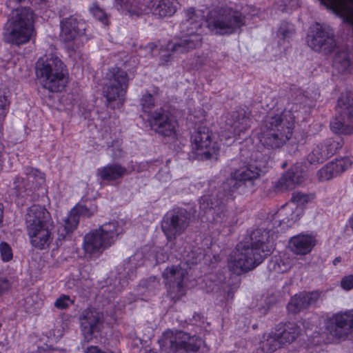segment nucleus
Instances as JSON below:
<instances>
[{
	"mask_svg": "<svg viewBox=\"0 0 353 353\" xmlns=\"http://www.w3.org/2000/svg\"><path fill=\"white\" fill-rule=\"evenodd\" d=\"M275 232L272 229L263 226L253 230L250 234V243L238 244L236 250L228 256L229 270L240 274L261 264L274 249Z\"/></svg>",
	"mask_w": 353,
	"mask_h": 353,
	"instance_id": "1",
	"label": "nucleus"
},
{
	"mask_svg": "<svg viewBox=\"0 0 353 353\" xmlns=\"http://www.w3.org/2000/svg\"><path fill=\"white\" fill-rule=\"evenodd\" d=\"M205 23L204 17L193 8L185 11V19L180 24L181 35L174 37L167 45L166 50L161 54V64H166L172 59V53L184 54L201 47Z\"/></svg>",
	"mask_w": 353,
	"mask_h": 353,
	"instance_id": "2",
	"label": "nucleus"
},
{
	"mask_svg": "<svg viewBox=\"0 0 353 353\" xmlns=\"http://www.w3.org/2000/svg\"><path fill=\"white\" fill-rule=\"evenodd\" d=\"M297 110V105H292L280 113L270 112L261 127L260 141L268 149L281 148L292 137Z\"/></svg>",
	"mask_w": 353,
	"mask_h": 353,
	"instance_id": "3",
	"label": "nucleus"
},
{
	"mask_svg": "<svg viewBox=\"0 0 353 353\" xmlns=\"http://www.w3.org/2000/svg\"><path fill=\"white\" fill-rule=\"evenodd\" d=\"M36 74L41 85L50 92H61L68 83L65 65L53 54L40 58L36 64Z\"/></svg>",
	"mask_w": 353,
	"mask_h": 353,
	"instance_id": "4",
	"label": "nucleus"
},
{
	"mask_svg": "<svg viewBox=\"0 0 353 353\" xmlns=\"http://www.w3.org/2000/svg\"><path fill=\"white\" fill-rule=\"evenodd\" d=\"M34 34L33 12L26 7L15 9L4 33L5 41L16 46L23 45Z\"/></svg>",
	"mask_w": 353,
	"mask_h": 353,
	"instance_id": "5",
	"label": "nucleus"
},
{
	"mask_svg": "<svg viewBox=\"0 0 353 353\" xmlns=\"http://www.w3.org/2000/svg\"><path fill=\"white\" fill-rule=\"evenodd\" d=\"M122 232L123 228L117 221L105 223L84 236L83 248L88 254L99 255L114 244Z\"/></svg>",
	"mask_w": 353,
	"mask_h": 353,
	"instance_id": "6",
	"label": "nucleus"
},
{
	"mask_svg": "<svg viewBox=\"0 0 353 353\" xmlns=\"http://www.w3.org/2000/svg\"><path fill=\"white\" fill-rule=\"evenodd\" d=\"M203 343L202 339L198 336L171 330L163 332L159 340L161 350L164 353H194Z\"/></svg>",
	"mask_w": 353,
	"mask_h": 353,
	"instance_id": "7",
	"label": "nucleus"
},
{
	"mask_svg": "<svg viewBox=\"0 0 353 353\" xmlns=\"http://www.w3.org/2000/svg\"><path fill=\"white\" fill-rule=\"evenodd\" d=\"M141 105L143 111L148 114V121L153 130L165 137H171L174 134L176 122L171 118L169 112L162 108L152 112L155 106V99L152 94H143Z\"/></svg>",
	"mask_w": 353,
	"mask_h": 353,
	"instance_id": "8",
	"label": "nucleus"
},
{
	"mask_svg": "<svg viewBox=\"0 0 353 353\" xmlns=\"http://www.w3.org/2000/svg\"><path fill=\"white\" fill-rule=\"evenodd\" d=\"M128 86V77L125 71L113 67L105 74L103 94L108 101L119 100L123 102Z\"/></svg>",
	"mask_w": 353,
	"mask_h": 353,
	"instance_id": "9",
	"label": "nucleus"
},
{
	"mask_svg": "<svg viewBox=\"0 0 353 353\" xmlns=\"http://www.w3.org/2000/svg\"><path fill=\"white\" fill-rule=\"evenodd\" d=\"M190 223V212L183 208H175L165 214L161 229L167 239L172 241L185 232Z\"/></svg>",
	"mask_w": 353,
	"mask_h": 353,
	"instance_id": "10",
	"label": "nucleus"
},
{
	"mask_svg": "<svg viewBox=\"0 0 353 353\" xmlns=\"http://www.w3.org/2000/svg\"><path fill=\"white\" fill-rule=\"evenodd\" d=\"M338 116L330 123L334 133L352 134L353 125L347 123L353 118V94L350 92L342 93L336 106Z\"/></svg>",
	"mask_w": 353,
	"mask_h": 353,
	"instance_id": "11",
	"label": "nucleus"
},
{
	"mask_svg": "<svg viewBox=\"0 0 353 353\" xmlns=\"http://www.w3.org/2000/svg\"><path fill=\"white\" fill-rule=\"evenodd\" d=\"M191 139L192 150L199 159H209L217 155L219 144L213 140L212 133L208 128L199 127Z\"/></svg>",
	"mask_w": 353,
	"mask_h": 353,
	"instance_id": "12",
	"label": "nucleus"
},
{
	"mask_svg": "<svg viewBox=\"0 0 353 353\" xmlns=\"http://www.w3.org/2000/svg\"><path fill=\"white\" fill-rule=\"evenodd\" d=\"M259 176L258 165L255 168L244 166L231 173V177L223 185V195L220 196V204L223 200L232 196V193L241 185L246 186L254 185V182Z\"/></svg>",
	"mask_w": 353,
	"mask_h": 353,
	"instance_id": "13",
	"label": "nucleus"
},
{
	"mask_svg": "<svg viewBox=\"0 0 353 353\" xmlns=\"http://www.w3.org/2000/svg\"><path fill=\"white\" fill-rule=\"evenodd\" d=\"M307 42L313 50L325 54L331 53L336 47L333 30L319 24L311 30Z\"/></svg>",
	"mask_w": 353,
	"mask_h": 353,
	"instance_id": "14",
	"label": "nucleus"
},
{
	"mask_svg": "<svg viewBox=\"0 0 353 353\" xmlns=\"http://www.w3.org/2000/svg\"><path fill=\"white\" fill-rule=\"evenodd\" d=\"M244 25V17L241 12L233 10H225L208 21L209 28L220 34H232Z\"/></svg>",
	"mask_w": 353,
	"mask_h": 353,
	"instance_id": "15",
	"label": "nucleus"
},
{
	"mask_svg": "<svg viewBox=\"0 0 353 353\" xmlns=\"http://www.w3.org/2000/svg\"><path fill=\"white\" fill-rule=\"evenodd\" d=\"M26 178L17 177L14 182V192L18 198H26L45 182V174L37 169L27 167Z\"/></svg>",
	"mask_w": 353,
	"mask_h": 353,
	"instance_id": "16",
	"label": "nucleus"
},
{
	"mask_svg": "<svg viewBox=\"0 0 353 353\" xmlns=\"http://www.w3.org/2000/svg\"><path fill=\"white\" fill-rule=\"evenodd\" d=\"M326 330L337 339H345L353 332V310L334 314L326 323Z\"/></svg>",
	"mask_w": 353,
	"mask_h": 353,
	"instance_id": "17",
	"label": "nucleus"
},
{
	"mask_svg": "<svg viewBox=\"0 0 353 353\" xmlns=\"http://www.w3.org/2000/svg\"><path fill=\"white\" fill-rule=\"evenodd\" d=\"M343 146L341 139H329L321 143L308 154L307 160L310 163H321L332 157Z\"/></svg>",
	"mask_w": 353,
	"mask_h": 353,
	"instance_id": "18",
	"label": "nucleus"
},
{
	"mask_svg": "<svg viewBox=\"0 0 353 353\" xmlns=\"http://www.w3.org/2000/svg\"><path fill=\"white\" fill-rule=\"evenodd\" d=\"M86 23L77 17L70 16L60 22V37L65 42L73 41L84 34Z\"/></svg>",
	"mask_w": 353,
	"mask_h": 353,
	"instance_id": "19",
	"label": "nucleus"
},
{
	"mask_svg": "<svg viewBox=\"0 0 353 353\" xmlns=\"http://www.w3.org/2000/svg\"><path fill=\"white\" fill-rule=\"evenodd\" d=\"M353 163V156H347L341 159H336L327 163L317 172L318 178L320 181H327L334 178L347 169Z\"/></svg>",
	"mask_w": 353,
	"mask_h": 353,
	"instance_id": "20",
	"label": "nucleus"
},
{
	"mask_svg": "<svg viewBox=\"0 0 353 353\" xmlns=\"http://www.w3.org/2000/svg\"><path fill=\"white\" fill-rule=\"evenodd\" d=\"M25 219L27 231L50 225V213L45 208L39 205H33L28 208Z\"/></svg>",
	"mask_w": 353,
	"mask_h": 353,
	"instance_id": "21",
	"label": "nucleus"
},
{
	"mask_svg": "<svg viewBox=\"0 0 353 353\" xmlns=\"http://www.w3.org/2000/svg\"><path fill=\"white\" fill-rule=\"evenodd\" d=\"M103 321V314L95 310H85L81 318V327L84 339L90 341L95 332L99 330V325Z\"/></svg>",
	"mask_w": 353,
	"mask_h": 353,
	"instance_id": "22",
	"label": "nucleus"
},
{
	"mask_svg": "<svg viewBox=\"0 0 353 353\" xmlns=\"http://www.w3.org/2000/svg\"><path fill=\"white\" fill-rule=\"evenodd\" d=\"M318 292H301L292 296L287 305L289 312L297 314L315 305L319 301Z\"/></svg>",
	"mask_w": 353,
	"mask_h": 353,
	"instance_id": "23",
	"label": "nucleus"
},
{
	"mask_svg": "<svg viewBox=\"0 0 353 353\" xmlns=\"http://www.w3.org/2000/svg\"><path fill=\"white\" fill-rule=\"evenodd\" d=\"M302 214V209L300 207L288 205L279 210L274 218L273 225L278 224L282 230L291 228L298 221Z\"/></svg>",
	"mask_w": 353,
	"mask_h": 353,
	"instance_id": "24",
	"label": "nucleus"
},
{
	"mask_svg": "<svg viewBox=\"0 0 353 353\" xmlns=\"http://www.w3.org/2000/svg\"><path fill=\"white\" fill-rule=\"evenodd\" d=\"M186 274L187 271L185 269L173 265L164 270L163 276L165 284L169 285L170 290L181 294L183 293V279Z\"/></svg>",
	"mask_w": 353,
	"mask_h": 353,
	"instance_id": "25",
	"label": "nucleus"
},
{
	"mask_svg": "<svg viewBox=\"0 0 353 353\" xmlns=\"http://www.w3.org/2000/svg\"><path fill=\"white\" fill-rule=\"evenodd\" d=\"M226 125L232 129L234 135H239L250 128L251 121L247 112L241 109L230 114L227 118Z\"/></svg>",
	"mask_w": 353,
	"mask_h": 353,
	"instance_id": "26",
	"label": "nucleus"
},
{
	"mask_svg": "<svg viewBox=\"0 0 353 353\" xmlns=\"http://www.w3.org/2000/svg\"><path fill=\"white\" fill-rule=\"evenodd\" d=\"M50 225L28 230L31 245L37 249L44 250L49 247L52 238Z\"/></svg>",
	"mask_w": 353,
	"mask_h": 353,
	"instance_id": "27",
	"label": "nucleus"
},
{
	"mask_svg": "<svg viewBox=\"0 0 353 353\" xmlns=\"http://www.w3.org/2000/svg\"><path fill=\"white\" fill-rule=\"evenodd\" d=\"M130 172L119 163H109L99 168L97 175L102 181H115L130 174Z\"/></svg>",
	"mask_w": 353,
	"mask_h": 353,
	"instance_id": "28",
	"label": "nucleus"
},
{
	"mask_svg": "<svg viewBox=\"0 0 353 353\" xmlns=\"http://www.w3.org/2000/svg\"><path fill=\"white\" fill-rule=\"evenodd\" d=\"M290 248L297 254H307L316 245L315 238L307 234H299L291 238Z\"/></svg>",
	"mask_w": 353,
	"mask_h": 353,
	"instance_id": "29",
	"label": "nucleus"
},
{
	"mask_svg": "<svg viewBox=\"0 0 353 353\" xmlns=\"http://www.w3.org/2000/svg\"><path fill=\"white\" fill-rule=\"evenodd\" d=\"M333 66L341 73L353 70V55L346 47L338 50L334 57Z\"/></svg>",
	"mask_w": 353,
	"mask_h": 353,
	"instance_id": "30",
	"label": "nucleus"
},
{
	"mask_svg": "<svg viewBox=\"0 0 353 353\" xmlns=\"http://www.w3.org/2000/svg\"><path fill=\"white\" fill-rule=\"evenodd\" d=\"M121 9L125 11L131 17H139L150 13V6L141 3L140 0H116Z\"/></svg>",
	"mask_w": 353,
	"mask_h": 353,
	"instance_id": "31",
	"label": "nucleus"
},
{
	"mask_svg": "<svg viewBox=\"0 0 353 353\" xmlns=\"http://www.w3.org/2000/svg\"><path fill=\"white\" fill-rule=\"evenodd\" d=\"M177 4L174 0H159L150 7V12L159 17H171L176 12Z\"/></svg>",
	"mask_w": 353,
	"mask_h": 353,
	"instance_id": "32",
	"label": "nucleus"
},
{
	"mask_svg": "<svg viewBox=\"0 0 353 353\" xmlns=\"http://www.w3.org/2000/svg\"><path fill=\"white\" fill-rule=\"evenodd\" d=\"M301 328L296 324L289 323L285 324L282 332L276 333L281 344L290 343L293 342L299 335Z\"/></svg>",
	"mask_w": 353,
	"mask_h": 353,
	"instance_id": "33",
	"label": "nucleus"
},
{
	"mask_svg": "<svg viewBox=\"0 0 353 353\" xmlns=\"http://www.w3.org/2000/svg\"><path fill=\"white\" fill-rule=\"evenodd\" d=\"M79 220L75 211H70L68 216L64 219L63 223L58 229V233L63 239L68 234L72 232L77 227Z\"/></svg>",
	"mask_w": 353,
	"mask_h": 353,
	"instance_id": "34",
	"label": "nucleus"
},
{
	"mask_svg": "<svg viewBox=\"0 0 353 353\" xmlns=\"http://www.w3.org/2000/svg\"><path fill=\"white\" fill-rule=\"evenodd\" d=\"M283 345L276 333H270L263 336L260 349L264 353H272Z\"/></svg>",
	"mask_w": 353,
	"mask_h": 353,
	"instance_id": "35",
	"label": "nucleus"
},
{
	"mask_svg": "<svg viewBox=\"0 0 353 353\" xmlns=\"http://www.w3.org/2000/svg\"><path fill=\"white\" fill-rule=\"evenodd\" d=\"M292 267V263L288 257H274L268 264V268L277 274H282L288 272Z\"/></svg>",
	"mask_w": 353,
	"mask_h": 353,
	"instance_id": "36",
	"label": "nucleus"
},
{
	"mask_svg": "<svg viewBox=\"0 0 353 353\" xmlns=\"http://www.w3.org/2000/svg\"><path fill=\"white\" fill-rule=\"evenodd\" d=\"M9 91L6 85H0V121L3 120L9 110Z\"/></svg>",
	"mask_w": 353,
	"mask_h": 353,
	"instance_id": "37",
	"label": "nucleus"
},
{
	"mask_svg": "<svg viewBox=\"0 0 353 353\" xmlns=\"http://www.w3.org/2000/svg\"><path fill=\"white\" fill-rule=\"evenodd\" d=\"M293 173L286 172L276 182L275 187L279 190H292L295 188L294 182L292 179Z\"/></svg>",
	"mask_w": 353,
	"mask_h": 353,
	"instance_id": "38",
	"label": "nucleus"
},
{
	"mask_svg": "<svg viewBox=\"0 0 353 353\" xmlns=\"http://www.w3.org/2000/svg\"><path fill=\"white\" fill-rule=\"evenodd\" d=\"M294 33V26L288 22H281L278 30V37L285 40L292 37Z\"/></svg>",
	"mask_w": 353,
	"mask_h": 353,
	"instance_id": "39",
	"label": "nucleus"
},
{
	"mask_svg": "<svg viewBox=\"0 0 353 353\" xmlns=\"http://www.w3.org/2000/svg\"><path fill=\"white\" fill-rule=\"evenodd\" d=\"M90 12L93 17L103 24L105 26L108 24V15L102 8L94 5L90 8Z\"/></svg>",
	"mask_w": 353,
	"mask_h": 353,
	"instance_id": "40",
	"label": "nucleus"
},
{
	"mask_svg": "<svg viewBox=\"0 0 353 353\" xmlns=\"http://www.w3.org/2000/svg\"><path fill=\"white\" fill-rule=\"evenodd\" d=\"M312 199V196L302 192H296L293 193L292 197V202L294 206L299 207V205H303Z\"/></svg>",
	"mask_w": 353,
	"mask_h": 353,
	"instance_id": "41",
	"label": "nucleus"
},
{
	"mask_svg": "<svg viewBox=\"0 0 353 353\" xmlns=\"http://www.w3.org/2000/svg\"><path fill=\"white\" fill-rule=\"evenodd\" d=\"M288 172H292L293 173L294 176L292 179L294 182L295 186L296 185L301 184L305 178V174L301 168V166L299 165L293 166Z\"/></svg>",
	"mask_w": 353,
	"mask_h": 353,
	"instance_id": "42",
	"label": "nucleus"
},
{
	"mask_svg": "<svg viewBox=\"0 0 353 353\" xmlns=\"http://www.w3.org/2000/svg\"><path fill=\"white\" fill-rule=\"evenodd\" d=\"M71 211H75V214H77L79 217L80 216L84 217H90L92 216L94 212H96L95 208H88L85 205H77L74 208H73Z\"/></svg>",
	"mask_w": 353,
	"mask_h": 353,
	"instance_id": "43",
	"label": "nucleus"
},
{
	"mask_svg": "<svg viewBox=\"0 0 353 353\" xmlns=\"http://www.w3.org/2000/svg\"><path fill=\"white\" fill-rule=\"evenodd\" d=\"M0 253L3 261H9L12 259V249L10 245L5 242L0 243Z\"/></svg>",
	"mask_w": 353,
	"mask_h": 353,
	"instance_id": "44",
	"label": "nucleus"
},
{
	"mask_svg": "<svg viewBox=\"0 0 353 353\" xmlns=\"http://www.w3.org/2000/svg\"><path fill=\"white\" fill-rule=\"evenodd\" d=\"M215 223L223 225V226H229L230 222L228 221V215L225 212L221 210L215 213L213 217Z\"/></svg>",
	"mask_w": 353,
	"mask_h": 353,
	"instance_id": "45",
	"label": "nucleus"
},
{
	"mask_svg": "<svg viewBox=\"0 0 353 353\" xmlns=\"http://www.w3.org/2000/svg\"><path fill=\"white\" fill-rule=\"evenodd\" d=\"M72 303L69 296L62 295L56 300L54 306L58 309L63 310L67 308Z\"/></svg>",
	"mask_w": 353,
	"mask_h": 353,
	"instance_id": "46",
	"label": "nucleus"
},
{
	"mask_svg": "<svg viewBox=\"0 0 353 353\" xmlns=\"http://www.w3.org/2000/svg\"><path fill=\"white\" fill-rule=\"evenodd\" d=\"M341 287L346 290H350L353 288V275L350 274L343 277L341 282Z\"/></svg>",
	"mask_w": 353,
	"mask_h": 353,
	"instance_id": "47",
	"label": "nucleus"
},
{
	"mask_svg": "<svg viewBox=\"0 0 353 353\" xmlns=\"http://www.w3.org/2000/svg\"><path fill=\"white\" fill-rule=\"evenodd\" d=\"M9 287V282L6 279H0V294H2L8 290Z\"/></svg>",
	"mask_w": 353,
	"mask_h": 353,
	"instance_id": "48",
	"label": "nucleus"
},
{
	"mask_svg": "<svg viewBox=\"0 0 353 353\" xmlns=\"http://www.w3.org/2000/svg\"><path fill=\"white\" fill-rule=\"evenodd\" d=\"M85 353H112L111 352H102L101 350H99L97 347L95 346H91L87 349L85 351Z\"/></svg>",
	"mask_w": 353,
	"mask_h": 353,
	"instance_id": "49",
	"label": "nucleus"
},
{
	"mask_svg": "<svg viewBox=\"0 0 353 353\" xmlns=\"http://www.w3.org/2000/svg\"><path fill=\"white\" fill-rule=\"evenodd\" d=\"M25 0H8V6H11L12 3H21L24 1Z\"/></svg>",
	"mask_w": 353,
	"mask_h": 353,
	"instance_id": "50",
	"label": "nucleus"
},
{
	"mask_svg": "<svg viewBox=\"0 0 353 353\" xmlns=\"http://www.w3.org/2000/svg\"><path fill=\"white\" fill-rule=\"evenodd\" d=\"M209 200H210V199H209L208 196H202V197L201 198L200 201H201V202H203V204H204V203H205V202H206V203H207V204L208 205Z\"/></svg>",
	"mask_w": 353,
	"mask_h": 353,
	"instance_id": "51",
	"label": "nucleus"
},
{
	"mask_svg": "<svg viewBox=\"0 0 353 353\" xmlns=\"http://www.w3.org/2000/svg\"><path fill=\"white\" fill-rule=\"evenodd\" d=\"M349 222H350V226L352 228V230H353V214H352V216L350 219Z\"/></svg>",
	"mask_w": 353,
	"mask_h": 353,
	"instance_id": "52",
	"label": "nucleus"
},
{
	"mask_svg": "<svg viewBox=\"0 0 353 353\" xmlns=\"http://www.w3.org/2000/svg\"><path fill=\"white\" fill-rule=\"evenodd\" d=\"M2 219H3V210L0 207V225L2 223Z\"/></svg>",
	"mask_w": 353,
	"mask_h": 353,
	"instance_id": "53",
	"label": "nucleus"
},
{
	"mask_svg": "<svg viewBox=\"0 0 353 353\" xmlns=\"http://www.w3.org/2000/svg\"><path fill=\"white\" fill-rule=\"evenodd\" d=\"M210 201H211L210 206H209L210 210H211V209L214 208V207H216L218 205V204L214 205L213 202L212 201V199H210Z\"/></svg>",
	"mask_w": 353,
	"mask_h": 353,
	"instance_id": "54",
	"label": "nucleus"
},
{
	"mask_svg": "<svg viewBox=\"0 0 353 353\" xmlns=\"http://www.w3.org/2000/svg\"><path fill=\"white\" fill-rule=\"evenodd\" d=\"M340 261H341V259H340V258H336V259L334 260L333 263H334V265H336V263H339V262H340Z\"/></svg>",
	"mask_w": 353,
	"mask_h": 353,
	"instance_id": "55",
	"label": "nucleus"
},
{
	"mask_svg": "<svg viewBox=\"0 0 353 353\" xmlns=\"http://www.w3.org/2000/svg\"><path fill=\"white\" fill-rule=\"evenodd\" d=\"M154 94L155 95H158L159 94V89L158 88H156L154 90Z\"/></svg>",
	"mask_w": 353,
	"mask_h": 353,
	"instance_id": "56",
	"label": "nucleus"
},
{
	"mask_svg": "<svg viewBox=\"0 0 353 353\" xmlns=\"http://www.w3.org/2000/svg\"><path fill=\"white\" fill-rule=\"evenodd\" d=\"M145 353H157V352L154 350H149L148 352H147Z\"/></svg>",
	"mask_w": 353,
	"mask_h": 353,
	"instance_id": "57",
	"label": "nucleus"
},
{
	"mask_svg": "<svg viewBox=\"0 0 353 353\" xmlns=\"http://www.w3.org/2000/svg\"><path fill=\"white\" fill-rule=\"evenodd\" d=\"M136 170L135 168H132V170Z\"/></svg>",
	"mask_w": 353,
	"mask_h": 353,
	"instance_id": "58",
	"label": "nucleus"
}]
</instances>
